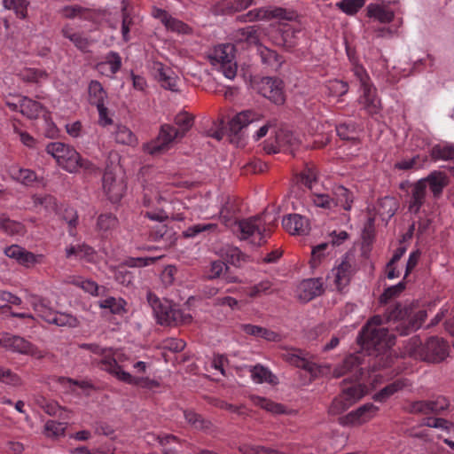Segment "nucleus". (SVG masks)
<instances>
[{
  "label": "nucleus",
  "instance_id": "774afa93",
  "mask_svg": "<svg viewBox=\"0 0 454 454\" xmlns=\"http://www.w3.org/2000/svg\"><path fill=\"white\" fill-rule=\"evenodd\" d=\"M425 400H419L410 402L403 410L410 414H423L427 415Z\"/></svg>",
  "mask_w": 454,
  "mask_h": 454
},
{
  "label": "nucleus",
  "instance_id": "39448f33",
  "mask_svg": "<svg viewBox=\"0 0 454 454\" xmlns=\"http://www.w3.org/2000/svg\"><path fill=\"white\" fill-rule=\"evenodd\" d=\"M46 152L56 159L58 164L69 173H74L79 160V153L72 146L60 142L50 143Z\"/></svg>",
  "mask_w": 454,
  "mask_h": 454
},
{
  "label": "nucleus",
  "instance_id": "7c9ffc66",
  "mask_svg": "<svg viewBox=\"0 0 454 454\" xmlns=\"http://www.w3.org/2000/svg\"><path fill=\"white\" fill-rule=\"evenodd\" d=\"M222 256L227 261V262L240 267L244 262L248 261V256L242 253L237 247L226 246L222 248Z\"/></svg>",
  "mask_w": 454,
  "mask_h": 454
},
{
  "label": "nucleus",
  "instance_id": "69168bd1",
  "mask_svg": "<svg viewBox=\"0 0 454 454\" xmlns=\"http://www.w3.org/2000/svg\"><path fill=\"white\" fill-rule=\"evenodd\" d=\"M184 418L188 423L199 429L206 428L207 427V424H209V422L206 421L200 414L192 411H185Z\"/></svg>",
  "mask_w": 454,
  "mask_h": 454
},
{
  "label": "nucleus",
  "instance_id": "a211bd4d",
  "mask_svg": "<svg viewBox=\"0 0 454 454\" xmlns=\"http://www.w3.org/2000/svg\"><path fill=\"white\" fill-rule=\"evenodd\" d=\"M262 119V114L253 111V110H245L239 114H237L230 121H229V129L232 135L238 136L243 129H245L249 124L260 121Z\"/></svg>",
  "mask_w": 454,
  "mask_h": 454
},
{
  "label": "nucleus",
  "instance_id": "cd10ccee",
  "mask_svg": "<svg viewBox=\"0 0 454 454\" xmlns=\"http://www.w3.org/2000/svg\"><path fill=\"white\" fill-rule=\"evenodd\" d=\"M61 33L65 38L69 39L74 46L83 51H89V47L90 46V41L89 38L85 37L82 33L75 32L72 27L69 25H66L62 27Z\"/></svg>",
  "mask_w": 454,
  "mask_h": 454
},
{
  "label": "nucleus",
  "instance_id": "6e6552de",
  "mask_svg": "<svg viewBox=\"0 0 454 454\" xmlns=\"http://www.w3.org/2000/svg\"><path fill=\"white\" fill-rule=\"evenodd\" d=\"M356 74L359 78L360 86L363 90L360 104L363 105L364 109L370 115L379 114L381 110V103L376 95V89L369 82V78L362 68H357Z\"/></svg>",
  "mask_w": 454,
  "mask_h": 454
},
{
  "label": "nucleus",
  "instance_id": "5701e85b",
  "mask_svg": "<svg viewBox=\"0 0 454 454\" xmlns=\"http://www.w3.org/2000/svg\"><path fill=\"white\" fill-rule=\"evenodd\" d=\"M154 68L157 72L156 77L160 82L161 87L166 90L176 92L177 88V77L174 75V73L169 68H165L162 63H155Z\"/></svg>",
  "mask_w": 454,
  "mask_h": 454
},
{
  "label": "nucleus",
  "instance_id": "680f3d73",
  "mask_svg": "<svg viewBox=\"0 0 454 454\" xmlns=\"http://www.w3.org/2000/svg\"><path fill=\"white\" fill-rule=\"evenodd\" d=\"M338 136L343 140L354 139L356 137L355 123H341L336 127Z\"/></svg>",
  "mask_w": 454,
  "mask_h": 454
},
{
  "label": "nucleus",
  "instance_id": "338daca9",
  "mask_svg": "<svg viewBox=\"0 0 454 454\" xmlns=\"http://www.w3.org/2000/svg\"><path fill=\"white\" fill-rule=\"evenodd\" d=\"M312 201L315 206L325 209H333L334 207L332 197L325 193H315Z\"/></svg>",
  "mask_w": 454,
  "mask_h": 454
},
{
  "label": "nucleus",
  "instance_id": "13d9d810",
  "mask_svg": "<svg viewBox=\"0 0 454 454\" xmlns=\"http://www.w3.org/2000/svg\"><path fill=\"white\" fill-rule=\"evenodd\" d=\"M405 289V284L400 282L397 285L392 286L385 289L383 294L380 296V303H387L391 299L398 296Z\"/></svg>",
  "mask_w": 454,
  "mask_h": 454
},
{
  "label": "nucleus",
  "instance_id": "de8ad7c7",
  "mask_svg": "<svg viewBox=\"0 0 454 454\" xmlns=\"http://www.w3.org/2000/svg\"><path fill=\"white\" fill-rule=\"evenodd\" d=\"M364 388L365 387L361 384L353 385L348 388H344L341 395L353 405L365 395Z\"/></svg>",
  "mask_w": 454,
  "mask_h": 454
},
{
  "label": "nucleus",
  "instance_id": "6e6d98bb",
  "mask_svg": "<svg viewBox=\"0 0 454 454\" xmlns=\"http://www.w3.org/2000/svg\"><path fill=\"white\" fill-rule=\"evenodd\" d=\"M239 451H240L242 454H282L274 449L266 448L261 445H250L247 443L239 446Z\"/></svg>",
  "mask_w": 454,
  "mask_h": 454
},
{
  "label": "nucleus",
  "instance_id": "1a4fd4ad",
  "mask_svg": "<svg viewBox=\"0 0 454 454\" xmlns=\"http://www.w3.org/2000/svg\"><path fill=\"white\" fill-rule=\"evenodd\" d=\"M284 87L281 80L272 77H262L256 82L257 91L276 105L285 102Z\"/></svg>",
  "mask_w": 454,
  "mask_h": 454
},
{
  "label": "nucleus",
  "instance_id": "2f4dec72",
  "mask_svg": "<svg viewBox=\"0 0 454 454\" xmlns=\"http://www.w3.org/2000/svg\"><path fill=\"white\" fill-rule=\"evenodd\" d=\"M20 112L28 119H37L43 112L41 103L24 97L20 101Z\"/></svg>",
  "mask_w": 454,
  "mask_h": 454
},
{
  "label": "nucleus",
  "instance_id": "9d476101",
  "mask_svg": "<svg viewBox=\"0 0 454 454\" xmlns=\"http://www.w3.org/2000/svg\"><path fill=\"white\" fill-rule=\"evenodd\" d=\"M234 47L231 44H224L216 47L214 51L211 59L220 64L221 69L225 77L233 79L237 74V65L233 61Z\"/></svg>",
  "mask_w": 454,
  "mask_h": 454
},
{
  "label": "nucleus",
  "instance_id": "aec40b11",
  "mask_svg": "<svg viewBox=\"0 0 454 454\" xmlns=\"http://www.w3.org/2000/svg\"><path fill=\"white\" fill-rule=\"evenodd\" d=\"M298 299L308 302L324 293L323 284L318 278L303 280L298 286Z\"/></svg>",
  "mask_w": 454,
  "mask_h": 454
},
{
  "label": "nucleus",
  "instance_id": "bb28decb",
  "mask_svg": "<svg viewBox=\"0 0 454 454\" xmlns=\"http://www.w3.org/2000/svg\"><path fill=\"white\" fill-rule=\"evenodd\" d=\"M333 195L332 199L334 202V207H340L347 211L351 210L354 201L352 192L342 185H339L333 189Z\"/></svg>",
  "mask_w": 454,
  "mask_h": 454
},
{
  "label": "nucleus",
  "instance_id": "37998d69",
  "mask_svg": "<svg viewBox=\"0 0 454 454\" xmlns=\"http://www.w3.org/2000/svg\"><path fill=\"white\" fill-rule=\"evenodd\" d=\"M126 301L121 299H116L114 297H107L99 303V307L103 309H108L113 314H122L125 312Z\"/></svg>",
  "mask_w": 454,
  "mask_h": 454
},
{
  "label": "nucleus",
  "instance_id": "58836bf2",
  "mask_svg": "<svg viewBox=\"0 0 454 454\" xmlns=\"http://www.w3.org/2000/svg\"><path fill=\"white\" fill-rule=\"evenodd\" d=\"M424 353V345L418 336L411 338L404 347V354L414 359L422 361V354Z\"/></svg>",
  "mask_w": 454,
  "mask_h": 454
},
{
  "label": "nucleus",
  "instance_id": "a878e982",
  "mask_svg": "<svg viewBox=\"0 0 454 454\" xmlns=\"http://www.w3.org/2000/svg\"><path fill=\"white\" fill-rule=\"evenodd\" d=\"M241 329L247 334L261 337L268 341L278 342L282 340L281 334L259 325L246 324L241 325Z\"/></svg>",
  "mask_w": 454,
  "mask_h": 454
},
{
  "label": "nucleus",
  "instance_id": "052dcab7",
  "mask_svg": "<svg viewBox=\"0 0 454 454\" xmlns=\"http://www.w3.org/2000/svg\"><path fill=\"white\" fill-rule=\"evenodd\" d=\"M239 33L242 39L245 40L247 43L255 45L259 43L260 39L258 28L255 26H248L241 28L239 30Z\"/></svg>",
  "mask_w": 454,
  "mask_h": 454
},
{
  "label": "nucleus",
  "instance_id": "3c124183",
  "mask_svg": "<svg viewBox=\"0 0 454 454\" xmlns=\"http://www.w3.org/2000/svg\"><path fill=\"white\" fill-rule=\"evenodd\" d=\"M350 406V402H348L340 393L332 401L328 408V413L330 415H339L347 411Z\"/></svg>",
  "mask_w": 454,
  "mask_h": 454
},
{
  "label": "nucleus",
  "instance_id": "4c0bfd02",
  "mask_svg": "<svg viewBox=\"0 0 454 454\" xmlns=\"http://www.w3.org/2000/svg\"><path fill=\"white\" fill-rule=\"evenodd\" d=\"M174 122L180 137H183L193 126L194 118L187 112H181L175 116Z\"/></svg>",
  "mask_w": 454,
  "mask_h": 454
},
{
  "label": "nucleus",
  "instance_id": "4468645a",
  "mask_svg": "<svg viewBox=\"0 0 454 454\" xmlns=\"http://www.w3.org/2000/svg\"><path fill=\"white\" fill-rule=\"evenodd\" d=\"M180 137L176 128L169 124H163L160 127L157 138L146 145V151L150 154H158L168 148V145Z\"/></svg>",
  "mask_w": 454,
  "mask_h": 454
},
{
  "label": "nucleus",
  "instance_id": "f03ea898",
  "mask_svg": "<svg viewBox=\"0 0 454 454\" xmlns=\"http://www.w3.org/2000/svg\"><path fill=\"white\" fill-rule=\"evenodd\" d=\"M146 298L160 325L176 326L192 322V316L189 313H184L168 301H161L151 291L147 292Z\"/></svg>",
  "mask_w": 454,
  "mask_h": 454
},
{
  "label": "nucleus",
  "instance_id": "8fccbe9b",
  "mask_svg": "<svg viewBox=\"0 0 454 454\" xmlns=\"http://www.w3.org/2000/svg\"><path fill=\"white\" fill-rule=\"evenodd\" d=\"M364 5V0H341L336 6L347 15H355Z\"/></svg>",
  "mask_w": 454,
  "mask_h": 454
},
{
  "label": "nucleus",
  "instance_id": "bf43d9fd",
  "mask_svg": "<svg viewBox=\"0 0 454 454\" xmlns=\"http://www.w3.org/2000/svg\"><path fill=\"white\" fill-rule=\"evenodd\" d=\"M217 225L215 223H198L188 227L184 232L185 238H193L203 231H215Z\"/></svg>",
  "mask_w": 454,
  "mask_h": 454
},
{
  "label": "nucleus",
  "instance_id": "f257e3e1",
  "mask_svg": "<svg viewBox=\"0 0 454 454\" xmlns=\"http://www.w3.org/2000/svg\"><path fill=\"white\" fill-rule=\"evenodd\" d=\"M427 313L424 309H420L412 315L411 307H402L396 304L389 308L387 311L386 321L398 322L395 330L400 335H408L418 329L425 322Z\"/></svg>",
  "mask_w": 454,
  "mask_h": 454
},
{
  "label": "nucleus",
  "instance_id": "7ed1b4c3",
  "mask_svg": "<svg viewBox=\"0 0 454 454\" xmlns=\"http://www.w3.org/2000/svg\"><path fill=\"white\" fill-rule=\"evenodd\" d=\"M239 231V239L249 240L254 246H262L266 243V227L262 223V215L248 217L235 222Z\"/></svg>",
  "mask_w": 454,
  "mask_h": 454
},
{
  "label": "nucleus",
  "instance_id": "dca6fc26",
  "mask_svg": "<svg viewBox=\"0 0 454 454\" xmlns=\"http://www.w3.org/2000/svg\"><path fill=\"white\" fill-rule=\"evenodd\" d=\"M427 189L429 187L434 199H439L443 192V189L449 184L448 176L442 171L434 170L432 171L428 176L419 179Z\"/></svg>",
  "mask_w": 454,
  "mask_h": 454
},
{
  "label": "nucleus",
  "instance_id": "864d4df0",
  "mask_svg": "<svg viewBox=\"0 0 454 454\" xmlns=\"http://www.w3.org/2000/svg\"><path fill=\"white\" fill-rule=\"evenodd\" d=\"M117 143L122 145H133L136 143V137L132 131L126 126H118L114 133Z\"/></svg>",
  "mask_w": 454,
  "mask_h": 454
},
{
  "label": "nucleus",
  "instance_id": "9b49d317",
  "mask_svg": "<svg viewBox=\"0 0 454 454\" xmlns=\"http://www.w3.org/2000/svg\"><path fill=\"white\" fill-rule=\"evenodd\" d=\"M449 355V345L443 339L433 336L424 344L422 361L428 363H441Z\"/></svg>",
  "mask_w": 454,
  "mask_h": 454
},
{
  "label": "nucleus",
  "instance_id": "09e8293b",
  "mask_svg": "<svg viewBox=\"0 0 454 454\" xmlns=\"http://www.w3.org/2000/svg\"><path fill=\"white\" fill-rule=\"evenodd\" d=\"M254 402L257 406L271 413L282 414L285 412V407L282 404L274 403L265 397L255 396L254 397Z\"/></svg>",
  "mask_w": 454,
  "mask_h": 454
},
{
  "label": "nucleus",
  "instance_id": "0e129e2a",
  "mask_svg": "<svg viewBox=\"0 0 454 454\" xmlns=\"http://www.w3.org/2000/svg\"><path fill=\"white\" fill-rule=\"evenodd\" d=\"M20 254L21 255L19 257L17 262L25 267H30L39 263L43 258L42 254H35L32 252L26 250L25 248H23Z\"/></svg>",
  "mask_w": 454,
  "mask_h": 454
},
{
  "label": "nucleus",
  "instance_id": "0eeeda50",
  "mask_svg": "<svg viewBox=\"0 0 454 454\" xmlns=\"http://www.w3.org/2000/svg\"><path fill=\"white\" fill-rule=\"evenodd\" d=\"M0 346L12 352L32 356L37 359L44 357V354L34 344L19 335L7 333L0 334Z\"/></svg>",
  "mask_w": 454,
  "mask_h": 454
},
{
  "label": "nucleus",
  "instance_id": "423d86ee",
  "mask_svg": "<svg viewBox=\"0 0 454 454\" xmlns=\"http://www.w3.org/2000/svg\"><path fill=\"white\" fill-rule=\"evenodd\" d=\"M295 13L282 7H261L251 10L245 14L237 17L240 22H254L258 20H270L278 19L281 20H293Z\"/></svg>",
  "mask_w": 454,
  "mask_h": 454
},
{
  "label": "nucleus",
  "instance_id": "ddd939ff",
  "mask_svg": "<svg viewBox=\"0 0 454 454\" xmlns=\"http://www.w3.org/2000/svg\"><path fill=\"white\" fill-rule=\"evenodd\" d=\"M379 408L374 404L365 403L347 415L340 417L338 421L345 427L362 425L371 420L377 414Z\"/></svg>",
  "mask_w": 454,
  "mask_h": 454
},
{
  "label": "nucleus",
  "instance_id": "c756f323",
  "mask_svg": "<svg viewBox=\"0 0 454 454\" xmlns=\"http://www.w3.org/2000/svg\"><path fill=\"white\" fill-rule=\"evenodd\" d=\"M272 41L276 45L291 49L296 45L294 40V31L291 28L277 29L271 35Z\"/></svg>",
  "mask_w": 454,
  "mask_h": 454
},
{
  "label": "nucleus",
  "instance_id": "ea45409f",
  "mask_svg": "<svg viewBox=\"0 0 454 454\" xmlns=\"http://www.w3.org/2000/svg\"><path fill=\"white\" fill-rule=\"evenodd\" d=\"M6 10H13L18 18L24 20L27 16L28 2L27 0H3Z\"/></svg>",
  "mask_w": 454,
  "mask_h": 454
},
{
  "label": "nucleus",
  "instance_id": "5fc2aeb1",
  "mask_svg": "<svg viewBox=\"0 0 454 454\" xmlns=\"http://www.w3.org/2000/svg\"><path fill=\"white\" fill-rule=\"evenodd\" d=\"M427 415L430 413L439 414L449 407V402L442 396H438L435 400L426 401Z\"/></svg>",
  "mask_w": 454,
  "mask_h": 454
},
{
  "label": "nucleus",
  "instance_id": "6ab92c4d",
  "mask_svg": "<svg viewBox=\"0 0 454 454\" xmlns=\"http://www.w3.org/2000/svg\"><path fill=\"white\" fill-rule=\"evenodd\" d=\"M354 273L355 268L349 262V256L346 254L343 257L341 262L333 270V274L334 276L333 281L337 288L341 290L347 286L349 284Z\"/></svg>",
  "mask_w": 454,
  "mask_h": 454
},
{
  "label": "nucleus",
  "instance_id": "79ce46f5",
  "mask_svg": "<svg viewBox=\"0 0 454 454\" xmlns=\"http://www.w3.org/2000/svg\"><path fill=\"white\" fill-rule=\"evenodd\" d=\"M251 377L257 383H275L276 377L264 366L257 364L251 369Z\"/></svg>",
  "mask_w": 454,
  "mask_h": 454
},
{
  "label": "nucleus",
  "instance_id": "49530a36",
  "mask_svg": "<svg viewBox=\"0 0 454 454\" xmlns=\"http://www.w3.org/2000/svg\"><path fill=\"white\" fill-rule=\"evenodd\" d=\"M397 209V203L393 197H384L379 201V212L383 217H392Z\"/></svg>",
  "mask_w": 454,
  "mask_h": 454
},
{
  "label": "nucleus",
  "instance_id": "e433bc0d",
  "mask_svg": "<svg viewBox=\"0 0 454 454\" xmlns=\"http://www.w3.org/2000/svg\"><path fill=\"white\" fill-rule=\"evenodd\" d=\"M239 12L235 0H222L210 8L215 16L232 15Z\"/></svg>",
  "mask_w": 454,
  "mask_h": 454
},
{
  "label": "nucleus",
  "instance_id": "c03bdc74",
  "mask_svg": "<svg viewBox=\"0 0 454 454\" xmlns=\"http://www.w3.org/2000/svg\"><path fill=\"white\" fill-rule=\"evenodd\" d=\"M158 12H161L162 19L161 22L165 25L168 29L172 31H176L178 33H185L188 26L183 21L176 20L171 16H169L166 11L158 10Z\"/></svg>",
  "mask_w": 454,
  "mask_h": 454
},
{
  "label": "nucleus",
  "instance_id": "603ef678",
  "mask_svg": "<svg viewBox=\"0 0 454 454\" xmlns=\"http://www.w3.org/2000/svg\"><path fill=\"white\" fill-rule=\"evenodd\" d=\"M1 229L9 235H23L26 232V228L21 223L11 220L5 215Z\"/></svg>",
  "mask_w": 454,
  "mask_h": 454
},
{
  "label": "nucleus",
  "instance_id": "f3484780",
  "mask_svg": "<svg viewBox=\"0 0 454 454\" xmlns=\"http://www.w3.org/2000/svg\"><path fill=\"white\" fill-rule=\"evenodd\" d=\"M286 360L295 367L301 368L312 376L316 377L321 372V366L308 360L305 357V353L301 349H296L292 352L285 354Z\"/></svg>",
  "mask_w": 454,
  "mask_h": 454
},
{
  "label": "nucleus",
  "instance_id": "c9c22d12",
  "mask_svg": "<svg viewBox=\"0 0 454 454\" xmlns=\"http://www.w3.org/2000/svg\"><path fill=\"white\" fill-rule=\"evenodd\" d=\"M430 156L434 161L440 160L454 161V145H435L430 151Z\"/></svg>",
  "mask_w": 454,
  "mask_h": 454
},
{
  "label": "nucleus",
  "instance_id": "393cba45",
  "mask_svg": "<svg viewBox=\"0 0 454 454\" xmlns=\"http://www.w3.org/2000/svg\"><path fill=\"white\" fill-rule=\"evenodd\" d=\"M411 386V382L406 379H398L394 382L387 385L379 392L373 395V400L376 402L384 403L390 396H392L396 392L403 389L404 387Z\"/></svg>",
  "mask_w": 454,
  "mask_h": 454
},
{
  "label": "nucleus",
  "instance_id": "f704fd0d",
  "mask_svg": "<svg viewBox=\"0 0 454 454\" xmlns=\"http://www.w3.org/2000/svg\"><path fill=\"white\" fill-rule=\"evenodd\" d=\"M236 212L237 207L234 205V202L230 197H227L219 213L220 219L225 226L229 227L235 224V222H237L234 220Z\"/></svg>",
  "mask_w": 454,
  "mask_h": 454
},
{
  "label": "nucleus",
  "instance_id": "f8f14e48",
  "mask_svg": "<svg viewBox=\"0 0 454 454\" xmlns=\"http://www.w3.org/2000/svg\"><path fill=\"white\" fill-rule=\"evenodd\" d=\"M103 189L112 202L119 201L126 191V184L122 178H117L111 168H106L102 178Z\"/></svg>",
  "mask_w": 454,
  "mask_h": 454
},
{
  "label": "nucleus",
  "instance_id": "20e7f679",
  "mask_svg": "<svg viewBox=\"0 0 454 454\" xmlns=\"http://www.w3.org/2000/svg\"><path fill=\"white\" fill-rule=\"evenodd\" d=\"M358 341L367 349L380 352L395 344V335L389 333L387 328L368 329V331L362 329Z\"/></svg>",
  "mask_w": 454,
  "mask_h": 454
},
{
  "label": "nucleus",
  "instance_id": "4d7b16f0",
  "mask_svg": "<svg viewBox=\"0 0 454 454\" xmlns=\"http://www.w3.org/2000/svg\"><path fill=\"white\" fill-rule=\"evenodd\" d=\"M67 429V423L49 420L44 426L46 435L49 437H58L64 435Z\"/></svg>",
  "mask_w": 454,
  "mask_h": 454
},
{
  "label": "nucleus",
  "instance_id": "e2e57ef3",
  "mask_svg": "<svg viewBox=\"0 0 454 454\" xmlns=\"http://www.w3.org/2000/svg\"><path fill=\"white\" fill-rule=\"evenodd\" d=\"M328 246V243H321L313 247L309 262L312 268H317L321 263L322 260L325 256V251L327 249Z\"/></svg>",
  "mask_w": 454,
  "mask_h": 454
},
{
  "label": "nucleus",
  "instance_id": "4be33fe9",
  "mask_svg": "<svg viewBox=\"0 0 454 454\" xmlns=\"http://www.w3.org/2000/svg\"><path fill=\"white\" fill-rule=\"evenodd\" d=\"M258 53L262 63L270 71H278L284 63L282 56L266 46L259 45Z\"/></svg>",
  "mask_w": 454,
  "mask_h": 454
},
{
  "label": "nucleus",
  "instance_id": "b1692460",
  "mask_svg": "<svg viewBox=\"0 0 454 454\" xmlns=\"http://www.w3.org/2000/svg\"><path fill=\"white\" fill-rule=\"evenodd\" d=\"M29 302L38 317H40L47 323L51 322L52 317L54 316L55 310L50 307L46 299L38 295L32 294L29 296Z\"/></svg>",
  "mask_w": 454,
  "mask_h": 454
},
{
  "label": "nucleus",
  "instance_id": "412c9836",
  "mask_svg": "<svg viewBox=\"0 0 454 454\" xmlns=\"http://www.w3.org/2000/svg\"><path fill=\"white\" fill-rule=\"evenodd\" d=\"M411 199L409 200L408 210L411 214L419 213L421 207L426 201L427 189L421 181H417L411 184Z\"/></svg>",
  "mask_w": 454,
  "mask_h": 454
},
{
  "label": "nucleus",
  "instance_id": "473e14b6",
  "mask_svg": "<svg viewBox=\"0 0 454 454\" xmlns=\"http://www.w3.org/2000/svg\"><path fill=\"white\" fill-rule=\"evenodd\" d=\"M89 102L92 106H98L105 103L107 98V93L102 84L96 80L91 81L88 87Z\"/></svg>",
  "mask_w": 454,
  "mask_h": 454
},
{
  "label": "nucleus",
  "instance_id": "72a5a7b5",
  "mask_svg": "<svg viewBox=\"0 0 454 454\" xmlns=\"http://www.w3.org/2000/svg\"><path fill=\"white\" fill-rule=\"evenodd\" d=\"M367 15L374 18L381 23H389L394 19V12L379 4H371L367 6Z\"/></svg>",
  "mask_w": 454,
  "mask_h": 454
},
{
  "label": "nucleus",
  "instance_id": "a18cd8bd",
  "mask_svg": "<svg viewBox=\"0 0 454 454\" xmlns=\"http://www.w3.org/2000/svg\"><path fill=\"white\" fill-rule=\"evenodd\" d=\"M50 324H54L62 327H76L79 325V321L75 317L70 314L55 311Z\"/></svg>",
  "mask_w": 454,
  "mask_h": 454
},
{
  "label": "nucleus",
  "instance_id": "c85d7f7f",
  "mask_svg": "<svg viewBox=\"0 0 454 454\" xmlns=\"http://www.w3.org/2000/svg\"><path fill=\"white\" fill-rule=\"evenodd\" d=\"M276 143L278 147L293 153L300 145L298 137L290 130L280 129L276 133Z\"/></svg>",
  "mask_w": 454,
  "mask_h": 454
},
{
  "label": "nucleus",
  "instance_id": "2eb2a0df",
  "mask_svg": "<svg viewBox=\"0 0 454 454\" xmlns=\"http://www.w3.org/2000/svg\"><path fill=\"white\" fill-rule=\"evenodd\" d=\"M282 225L292 235H306L310 231L309 220L299 214H290L284 217Z\"/></svg>",
  "mask_w": 454,
  "mask_h": 454
},
{
  "label": "nucleus",
  "instance_id": "a19ab883",
  "mask_svg": "<svg viewBox=\"0 0 454 454\" xmlns=\"http://www.w3.org/2000/svg\"><path fill=\"white\" fill-rule=\"evenodd\" d=\"M119 221L112 213L101 214L97 220V228L102 232H108L118 226Z\"/></svg>",
  "mask_w": 454,
  "mask_h": 454
}]
</instances>
